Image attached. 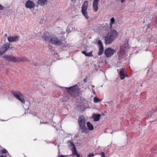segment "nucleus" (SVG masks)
<instances>
[{
	"label": "nucleus",
	"mask_w": 157,
	"mask_h": 157,
	"mask_svg": "<svg viewBox=\"0 0 157 157\" xmlns=\"http://www.w3.org/2000/svg\"><path fill=\"white\" fill-rule=\"evenodd\" d=\"M42 38L44 41L56 46H60L63 44V40L61 37H58L53 34H51L47 31L44 33Z\"/></svg>",
	"instance_id": "1"
},
{
	"label": "nucleus",
	"mask_w": 157,
	"mask_h": 157,
	"mask_svg": "<svg viewBox=\"0 0 157 157\" xmlns=\"http://www.w3.org/2000/svg\"><path fill=\"white\" fill-rule=\"evenodd\" d=\"M117 36V33L116 30H111L105 36V43L106 44H111Z\"/></svg>",
	"instance_id": "2"
},
{
	"label": "nucleus",
	"mask_w": 157,
	"mask_h": 157,
	"mask_svg": "<svg viewBox=\"0 0 157 157\" xmlns=\"http://www.w3.org/2000/svg\"><path fill=\"white\" fill-rule=\"evenodd\" d=\"M78 122L79 127V130H81V132L87 133L88 130L86 125V119L84 117L81 116L78 118Z\"/></svg>",
	"instance_id": "3"
},
{
	"label": "nucleus",
	"mask_w": 157,
	"mask_h": 157,
	"mask_svg": "<svg viewBox=\"0 0 157 157\" xmlns=\"http://www.w3.org/2000/svg\"><path fill=\"white\" fill-rule=\"evenodd\" d=\"M13 96L23 104L25 103V100L24 95L21 91H11Z\"/></svg>",
	"instance_id": "4"
},
{
	"label": "nucleus",
	"mask_w": 157,
	"mask_h": 157,
	"mask_svg": "<svg viewBox=\"0 0 157 157\" xmlns=\"http://www.w3.org/2000/svg\"><path fill=\"white\" fill-rule=\"evenodd\" d=\"M88 5V2L87 1H84L82 5L81 9L82 14L86 19L89 18V16L88 15L87 12Z\"/></svg>",
	"instance_id": "5"
},
{
	"label": "nucleus",
	"mask_w": 157,
	"mask_h": 157,
	"mask_svg": "<svg viewBox=\"0 0 157 157\" xmlns=\"http://www.w3.org/2000/svg\"><path fill=\"white\" fill-rule=\"evenodd\" d=\"M65 89L67 93L72 96V93L77 91L78 89V87L77 85H75L69 87H65Z\"/></svg>",
	"instance_id": "6"
},
{
	"label": "nucleus",
	"mask_w": 157,
	"mask_h": 157,
	"mask_svg": "<svg viewBox=\"0 0 157 157\" xmlns=\"http://www.w3.org/2000/svg\"><path fill=\"white\" fill-rule=\"evenodd\" d=\"M115 52L113 49L109 47L106 48L104 51V53L106 57H109L112 56Z\"/></svg>",
	"instance_id": "7"
},
{
	"label": "nucleus",
	"mask_w": 157,
	"mask_h": 157,
	"mask_svg": "<svg viewBox=\"0 0 157 157\" xmlns=\"http://www.w3.org/2000/svg\"><path fill=\"white\" fill-rule=\"evenodd\" d=\"M5 59L8 61L12 62L13 63L17 62V58L12 55H6L3 57Z\"/></svg>",
	"instance_id": "8"
},
{
	"label": "nucleus",
	"mask_w": 157,
	"mask_h": 157,
	"mask_svg": "<svg viewBox=\"0 0 157 157\" xmlns=\"http://www.w3.org/2000/svg\"><path fill=\"white\" fill-rule=\"evenodd\" d=\"M10 43H6L4 44L2 46L0 49V55H2L6 52L10 48Z\"/></svg>",
	"instance_id": "9"
},
{
	"label": "nucleus",
	"mask_w": 157,
	"mask_h": 157,
	"mask_svg": "<svg viewBox=\"0 0 157 157\" xmlns=\"http://www.w3.org/2000/svg\"><path fill=\"white\" fill-rule=\"evenodd\" d=\"M67 142L68 143L70 144V145H72L73 146V149L71 150L72 152V154L71 155H76V157H80V155L77 152L75 147L72 142L70 140H68Z\"/></svg>",
	"instance_id": "10"
},
{
	"label": "nucleus",
	"mask_w": 157,
	"mask_h": 157,
	"mask_svg": "<svg viewBox=\"0 0 157 157\" xmlns=\"http://www.w3.org/2000/svg\"><path fill=\"white\" fill-rule=\"evenodd\" d=\"M25 5L26 8L29 9L34 8L36 6L35 3L30 0L27 1L25 4Z\"/></svg>",
	"instance_id": "11"
},
{
	"label": "nucleus",
	"mask_w": 157,
	"mask_h": 157,
	"mask_svg": "<svg viewBox=\"0 0 157 157\" xmlns=\"http://www.w3.org/2000/svg\"><path fill=\"white\" fill-rule=\"evenodd\" d=\"M19 38L20 36L17 35L15 36H10L8 37L7 40L9 43L15 42L18 41Z\"/></svg>",
	"instance_id": "12"
},
{
	"label": "nucleus",
	"mask_w": 157,
	"mask_h": 157,
	"mask_svg": "<svg viewBox=\"0 0 157 157\" xmlns=\"http://www.w3.org/2000/svg\"><path fill=\"white\" fill-rule=\"evenodd\" d=\"M99 0H94L93 3V9L94 12H97L98 10V3Z\"/></svg>",
	"instance_id": "13"
},
{
	"label": "nucleus",
	"mask_w": 157,
	"mask_h": 157,
	"mask_svg": "<svg viewBox=\"0 0 157 157\" xmlns=\"http://www.w3.org/2000/svg\"><path fill=\"white\" fill-rule=\"evenodd\" d=\"M125 68H122L119 72V75L120 79L121 80L124 79L125 76H127V75H126L124 73V71H125Z\"/></svg>",
	"instance_id": "14"
},
{
	"label": "nucleus",
	"mask_w": 157,
	"mask_h": 157,
	"mask_svg": "<svg viewBox=\"0 0 157 157\" xmlns=\"http://www.w3.org/2000/svg\"><path fill=\"white\" fill-rule=\"evenodd\" d=\"M92 118L94 119V121H98L101 118V115L99 114L94 113L92 116Z\"/></svg>",
	"instance_id": "15"
},
{
	"label": "nucleus",
	"mask_w": 157,
	"mask_h": 157,
	"mask_svg": "<svg viewBox=\"0 0 157 157\" xmlns=\"http://www.w3.org/2000/svg\"><path fill=\"white\" fill-rule=\"evenodd\" d=\"M47 0H38L37 2V5L36 6H38V5L41 6H44L47 4Z\"/></svg>",
	"instance_id": "16"
},
{
	"label": "nucleus",
	"mask_w": 157,
	"mask_h": 157,
	"mask_svg": "<svg viewBox=\"0 0 157 157\" xmlns=\"http://www.w3.org/2000/svg\"><path fill=\"white\" fill-rule=\"evenodd\" d=\"M126 53V50L122 49V48L121 47L120 51L119 52V56L120 57H123L125 54Z\"/></svg>",
	"instance_id": "17"
},
{
	"label": "nucleus",
	"mask_w": 157,
	"mask_h": 157,
	"mask_svg": "<svg viewBox=\"0 0 157 157\" xmlns=\"http://www.w3.org/2000/svg\"><path fill=\"white\" fill-rule=\"evenodd\" d=\"M17 62H26L28 60L27 58L23 57L21 58L20 57H17Z\"/></svg>",
	"instance_id": "18"
},
{
	"label": "nucleus",
	"mask_w": 157,
	"mask_h": 157,
	"mask_svg": "<svg viewBox=\"0 0 157 157\" xmlns=\"http://www.w3.org/2000/svg\"><path fill=\"white\" fill-rule=\"evenodd\" d=\"M87 125L88 129L90 130H92L94 129L93 125L90 122H88L87 123Z\"/></svg>",
	"instance_id": "19"
},
{
	"label": "nucleus",
	"mask_w": 157,
	"mask_h": 157,
	"mask_svg": "<svg viewBox=\"0 0 157 157\" xmlns=\"http://www.w3.org/2000/svg\"><path fill=\"white\" fill-rule=\"evenodd\" d=\"M104 51V47H99L98 54L99 56L101 55Z\"/></svg>",
	"instance_id": "20"
},
{
	"label": "nucleus",
	"mask_w": 157,
	"mask_h": 157,
	"mask_svg": "<svg viewBox=\"0 0 157 157\" xmlns=\"http://www.w3.org/2000/svg\"><path fill=\"white\" fill-rule=\"evenodd\" d=\"M153 114L152 111H148L146 115V118L147 119H149L151 117Z\"/></svg>",
	"instance_id": "21"
},
{
	"label": "nucleus",
	"mask_w": 157,
	"mask_h": 157,
	"mask_svg": "<svg viewBox=\"0 0 157 157\" xmlns=\"http://www.w3.org/2000/svg\"><path fill=\"white\" fill-rule=\"evenodd\" d=\"M115 19L114 17L110 19V27H111L115 23Z\"/></svg>",
	"instance_id": "22"
},
{
	"label": "nucleus",
	"mask_w": 157,
	"mask_h": 157,
	"mask_svg": "<svg viewBox=\"0 0 157 157\" xmlns=\"http://www.w3.org/2000/svg\"><path fill=\"white\" fill-rule=\"evenodd\" d=\"M97 44H98L99 47H104L102 43V42L101 41V40H98L97 42Z\"/></svg>",
	"instance_id": "23"
},
{
	"label": "nucleus",
	"mask_w": 157,
	"mask_h": 157,
	"mask_svg": "<svg viewBox=\"0 0 157 157\" xmlns=\"http://www.w3.org/2000/svg\"><path fill=\"white\" fill-rule=\"evenodd\" d=\"M94 102L95 103H98L100 101V100L97 98L94 97Z\"/></svg>",
	"instance_id": "24"
},
{
	"label": "nucleus",
	"mask_w": 157,
	"mask_h": 157,
	"mask_svg": "<svg viewBox=\"0 0 157 157\" xmlns=\"http://www.w3.org/2000/svg\"><path fill=\"white\" fill-rule=\"evenodd\" d=\"M1 153H2V154L6 153H7L8 152L7 151V150L6 149H5L1 150Z\"/></svg>",
	"instance_id": "25"
},
{
	"label": "nucleus",
	"mask_w": 157,
	"mask_h": 157,
	"mask_svg": "<svg viewBox=\"0 0 157 157\" xmlns=\"http://www.w3.org/2000/svg\"><path fill=\"white\" fill-rule=\"evenodd\" d=\"M93 56L92 51H91L89 53H87L86 56Z\"/></svg>",
	"instance_id": "26"
},
{
	"label": "nucleus",
	"mask_w": 157,
	"mask_h": 157,
	"mask_svg": "<svg viewBox=\"0 0 157 157\" xmlns=\"http://www.w3.org/2000/svg\"><path fill=\"white\" fill-rule=\"evenodd\" d=\"M100 155L101 157H105V153L104 152H101L100 153Z\"/></svg>",
	"instance_id": "27"
},
{
	"label": "nucleus",
	"mask_w": 157,
	"mask_h": 157,
	"mask_svg": "<svg viewBox=\"0 0 157 157\" xmlns=\"http://www.w3.org/2000/svg\"><path fill=\"white\" fill-rule=\"evenodd\" d=\"M94 156V154L93 153H91L90 154H89L88 155L87 157H92Z\"/></svg>",
	"instance_id": "28"
},
{
	"label": "nucleus",
	"mask_w": 157,
	"mask_h": 157,
	"mask_svg": "<svg viewBox=\"0 0 157 157\" xmlns=\"http://www.w3.org/2000/svg\"><path fill=\"white\" fill-rule=\"evenodd\" d=\"M88 79V77L87 76H86L85 78L83 79V81L84 82H86L87 81Z\"/></svg>",
	"instance_id": "29"
},
{
	"label": "nucleus",
	"mask_w": 157,
	"mask_h": 157,
	"mask_svg": "<svg viewBox=\"0 0 157 157\" xmlns=\"http://www.w3.org/2000/svg\"><path fill=\"white\" fill-rule=\"evenodd\" d=\"M82 53L85 55L86 56H87V52L86 51H83L82 52Z\"/></svg>",
	"instance_id": "30"
},
{
	"label": "nucleus",
	"mask_w": 157,
	"mask_h": 157,
	"mask_svg": "<svg viewBox=\"0 0 157 157\" xmlns=\"http://www.w3.org/2000/svg\"><path fill=\"white\" fill-rule=\"evenodd\" d=\"M4 7L0 4V10H2L4 9Z\"/></svg>",
	"instance_id": "31"
},
{
	"label": "nucleus",
	"mask_w": 157,
	"mask_h": 157,
	"mask_svg": "<svg viewBox=\"0 0 157 157\" xmlns=\"http://www.w3.org/2000/svg\"><path fill=\"white\" fill-rule=\"evenodd\" d=\"M68 156V155H59L58 157H66V156Z\"/></svg>",
	"instance_id": "32"
},
{
	"label": "nucleus",
	"mask_w": 157,
	"mask_h": 157,
	"mask_svg": "<svg viewBox=\"0 0 157 157\" xmlns=\"http://www.w3.org/2000/svg\"><path fill=\"white\" fill-rule=\"evenodd\" d=\"M92 92H93V93L94 94H95V92L94 90L93 89V88L92 89Z\"/></svg>",
	"instance_id": "33"
},
{
	"label": "nucleus",
	"mask_w": 157,
	"mask_h": 157,
	"mask_svg": "<svg viewBox=\"0 0 157 157\" xmlns=\"http://www.w3.org/2000/svg\"><path fill=\"white\" fill-rule=\"evenodd\" d=\"M121 2L122 3H123L125 1V0H120Z\"/></svg>",
	"instance_id": "34"
},
{
	"label": "nucleus",
	"mask_w": 157,
	"mask_h": 157,
	"mask_svg": "<svg viewBox=\"0 0 157 157\" xmlns=\"http://www.w3.org/2000/svg\"><path fill=\"white\" fill-rule=\"evenodd\" d=\"M0 157H7L6 156H3V155H1L0 156Z\"/></svg>",
	"instance_id": "35"
},
{
	"label": "nucleus",
	"mask_w": 157,
	"mask_h": 157,
	"mask_svg": "<svg viewBox=\"0 0 157 157\" xmlns=\"http://www.w3.org/2000/svg\"><path fill=\"white\" fill-rule=\"evenodd\" d=\"M91 86H92V88H94V85H91Z\"/></svg>",
	"instance_id": "36"
},
{
	"label": "nucleus",
	"mask_w": 157,
	"mask_h": 157,
	"mask_svg": "<svg viewBox=\"0 0 157 157\" xmlns=\"http://www.w3.org/2000/svg\"><path fill=\"white\" fill-rule=\"evenodd\" d=\"M156 21L157 23V16L156 17Z\"/></svg>",
	"instance_id": "37"
},
{
	"label": "nucleus",
	"mask_w": 157,
	"mask_h": 157,
	"mask_svg": "<svg viewBox=\"0 0 157 157\" xmlns=\"http://www.w3.org/2000/svg\"><path fill=\"white\" fill-rule=\"evenodd\" d=\"M43 123H44V122H40V124H43Z\"/></svg>",
	"instance_id": "38"
},
{
	"label": "nucleus",
	"mask_w": 157,
	"mask_h": 157,
	"mask_svg": "<svg viewBox=\"0 0 157 157\" xmlns=\"http://www.w3.org/2000/svg\"><path fill=\"white\" fill-rule=\"evenodd\" d=\"M58 131V129H56V131L57 132V131Z\"/></svg>",
	"instance_id": "39"
},
{
	"label": "nucleus",
	"mask_w": 157,
	"mask_h": 157,
	"mask_svg": "<svg viewBox=\"0 0 157 157\" xmlns=\"http://www.w3.org/2000/svg\"><path fill=\"white\" fill-rule=\"evenodd\" d=\"M113 133V132H110L111 134H112Z\"/></svg>",
	"instance_id": "40"
},
{
	"label": "nucleus",
	"mask_w": 157,
	"mask_h": 157,
	"mask_svg": "<svg viewBox=\"0 0 157 157\" xmlns=\"http://www.w3.org/2000/svg\"><path fill=\"white\" fill-rule=\"evenodd\" d=\"M5 36H6V35H7V34H5Z\"/></svg>",
	"instance_id": "41"
},
{
	"label": "nucleus",
	"mask_w": 157,
	"mask_h": 157,
	"mask_svg": "<svg viewBox=\"0 0 157 157\" xmlns=\"http://www.w3.org/2000/svg\"><path fill=\"white\" fill-rule=\"evenodd\" d=\"M126 45L127 46H128V44H126Z\"/></svg>",
	"instance_id": "42"
},
{
	"label": "nucleus",
	"mask_w": 157,
	"mask_h": 157,
	"mask_svg": "<svg viewBox=\"0 0 157 157\" xmlns=\"http://www.w3.org/2000/svg\"><path fill=\"white\" fill-rule=\"evenodd\" d=\"M24 157H27L25 155H24Z\"/></svg>",
	"instance_id": "43"
}]
</instances>
